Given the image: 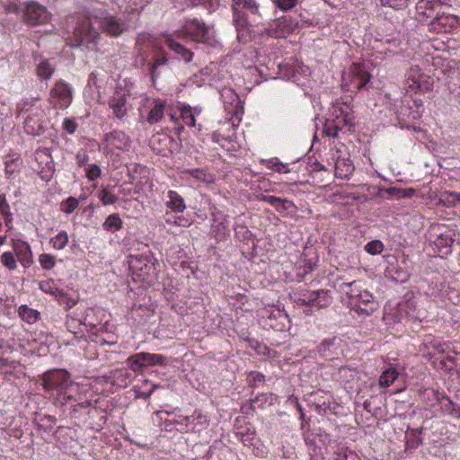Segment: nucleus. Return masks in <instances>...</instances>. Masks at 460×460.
Segmentation results:
<instances>
[{
  "label": "nucleus",
  "instance_id": "1",
  "mask_svg": "<svg viewBox=\"0 0 460 460\" xmlns=\"http://www.w3.org/2000/svg\"><path fill=\"white\" fill-rule=\"evenodd\" d=\"M109 3H96L91 4L85 15L82 17H71L70 23H75L73 28V36L66 39V44L72 48L87 47L97 44L100 34L93 27L97 22L102 32L111 37L121 36L128 30V23L125 13L117 15L109 11Z\"/></svg>",
  "mask_w": 460,
  "mask_h": 460
},
{
  "label": "nucleus",
  "instance_id": "2",
  "mask_svg": "<svg viewBox=\"0 0 460 460\" xmlns=\"http://www.w3.org/2000/svg\"><path fill=\"white\" fill-rule=\"evenodd\" d=\"M184 39L217 47L218 41L212 25L206 24L197 18L185 20L181 29L173 35H167L164 42L169 49L176 54L177 58L188 63L193 59V52L181 43Z\"/></svg>",
  "mask_w": 460,
  "mask_h": 460
},
{
  "label": "nucleus",
  "instance_id": "3",
  "mask_svg": "<svg viewBox=\"0 0 460 460\" xmlns=\"http://www.w3.org/2000/svg\"><path fill=\"white\" fill-rule=\"evenodd\" d=\"M232 13L238 41L246 43L255 40L252 23L263 19L260 4L256 0H232Z\"/></svg>",
  "mask_w": 460,
  "mask_h": 460
},
{
  "label": "nucleus",
  "instance_id": "4",
  "mask_svg": "<svg viewBox=\"0 0 460 460\" xmlns=\"http://www.w3.org/2000/svg\"><path fill=\"white\" fill-rule=\"evenodd\" d=\"M43 389L61 405L77 402L79 386L71 380L70 373L63 369L45 372L42 376Z\"/></svg>",
  "mask_w": 460,
  "mask_h": 460
},
{
  "label": "nucleus",
  "instance_id": "5",
  "mask_svg": "<svg viewBox=\"0 0 460 460\" xmlns=\"http://www.w3.org/2000/svg\"><path fill=\"white\" fill-rule=\"evenodd\" d=\"M172 414L173 412L164 410L156 412L158 419L164 422L166 429H171V426L175 425L180 431L200 432L209 423V419L199 411H195L190 416L175 415L172 420L165 418Z\"/></svg>",
  "mask_w": 460,
  "mask_h": 460
},
{
  "label": "nucleus",
  "instance_id": "6",
  "mask_svg": "<svg viewBox=\"0 0 460 460\" xmlns=\"http://www.w3.org/2000/svg\"><path fill=\"white\" fill-rule=\"evenodd\" d=\"M341 289L353 301L359 304L354 307L358 314L370 315L378 308V304L375 300L372 293L367 289H363L358 281L343 283Z\"/></svg>",
  "mask_w": 460,
  "mask_h": 460
},
{
  "label": "nucleus",
  "instance_id": "7",
  "mask_svg": "<svg viewBox=\"0 0 460 460\" xmlns=\"http://www.w3.org/2000/svg\"><path fill=\"white\" fill-rule=\"evenodd\" d=\"M298 28L296 19L284 15L279 19L270 20L267 26L259 32L255 31L254 41L261 42L264 38L286 39Z\"/></svg>",
  "mask_w": 460,
  "mask_h": 460
},
{
  "label": "nucleus",
  "instance_id": "8",
  "mask_svg": "<svg viewBox=\"0 0 460 460\" xmlns=\"http://www.w3.org/2000/svg\"><path fill=\"white\" fill-rule=\"evenodd\" d=\"M165 113L168 114L170 120H177L176 114L169 111V105L165 100L146 98L140 108V117L150 125L160 123Z\"/></svg>",
  "mask_w": 460,
  "mask_h": 460
},
{
  "label": "nucleus",
  "instance_id": "9",
  "mask_svg": "<svg viewBox=\"0 0 460 460\" xmlns=\"http://www.w3.org/2000/svg\"><path fill=\"white\" fill-rule=\"evenodd\" d=\"M277 68H279V75L283 79L292 81L302 87L305 86L310 75L309 68L294 58L277 63Z\"/></svg>",
  "mask_w": 460,
  "mask_h": 460
},
{
  "label": "nucleus",
  "instance_id": "10",
  "mask_svg": "<svg viewBox=\"0 0 460 460\" xmlns=\"http://www.w3.org/2000/svg\"><path fill=\"white\" fill-rule=\"evenodd\" d=\"M259 323L264 329L283 332L288 325L289 320L284 310L279 307H270L261 312Z\"/></svg>",
  "mask_w": 460,
  "mask_h": 460
},
{
  "label": "nucleus",
  "instance_id": "11",
  "mask_svg": "<svg viewBox=\"0 0 460 460\" xmlns=\"http://www.w3.org/2000/svg\"><path fill=\"white\" fill-rule=\"evenodd\" d=\"M371 77L369 66L366 63H353L347 75L343 76V81L349 88L358 91L366 88Z\"/></svg>",
  "mask_w": 460,
  "mask_h": 460
},
{
  "label": "nucleus",
  "instance_id": "12",
  "mask_svg": "<svg viewBox=\"0 0 460 460\" xmlns=\"http://www.w3.org/2000/svg\"><path fill=\"white\" fill-rule=\"evenodd\" d=\"M433 78L421 72L417 66L408 70L405 79V89L410 93H425L432 89Z\"/></svg>",
  "mask_w": 460,
  "mask_h": 460
},
{
  "label": "nucleus",
  "instance_id": "13",
  "mask_svg": "<svg viewBox=\"0 0 460 460\" xmlns=\"http://www.w3.org/2000/svg\"><path fill=\"white\" fill-rule=\"evenodd\" d=\"M343 341L339 337L324 338L315 349L317 356L326 359L333 360L343 353Z\"/></svg>",
  "mask_w": 460,
  "mask_h": 460
},
{
  "label": "nucleus",
  "instance_id": "14",
  "mask_svg": "<svg viewBox=\"0 0 460 460\" xmlns=\"http://www.w3.org/2000/svg\"><path fill=\"white\" fill-rule=\"evenodd\" d=\"M432 230L437 231V237L433 241L437 253L440 257L448 256L451 253L452 244L456 242V233L448 227L440 226Z\"/></svg>",
  "mask_w": 460,
  "mask_h": 460
},
{
  "label": "nucleus",
  "instance_id": "15",
  "mask_svg": "<svg viewBox=\"0 0 460 460\" xmlns=\"http://www.w3.org/2000/svg\"><path fill=\"white\" fill-rule=\"evenodd\" d=\"M73 101V88L64 81H58L50 92V103L56 109H66Z\"/></svg>",
  "mask_w": 460,
  "mask_h": 460
},
{
  "label": "nucleus",
  "instance_id": "16",
  "mask_svg": "<svg viewBox=\"0 0 460 460\" xmlns=\"http://www.w3.org/2000/svg\"><path fill=\"white\" fill-rule=\"evenodd\" d=\"M354 126L353 115L328 118L323 125V133L328 137H338L340 131H350Z\"/></svg>",
  "mask_w": 460,
  "mask_h": 460
},
{
  "label": "nucleus",
  "instance_id": "17",
  "mask_svg": "<svg viewBox=\"0 0 460 460\" xmlns=\"http://www.w3.org/2000/svg\"><path fill=\"white\" fill-rule=\"evenodd\" d=\"M127 101L128 96L122 88H116L108 99L107 104L112 112V116L119 121L124 120L128 114Z\"/></svg>",
  "mask_w": 460,
  "mask_h": 460
},
{
  "label": "nucleus",
  "instance_id": "18",
  "mask_svg": "<svg viewBox=\"0 0 460 460\" xmlns=\"http://www.w3.org/2000/svg\"><path fill=\"white\" fill-rule=\"evenodd\" d=\"M385 274L396 283L402 284L407 282L410 278L407 260L405 258L398 260L394 257L393 261H389Z\"/></svg>",
  "mask_w": 460,
  "mask_h": 460
},
{
  "label": "nucleus",
  "instance_id": "19",
  "mask_svg": "<svg viewBox=\"0 0 460 460\" xmlns=\"http://www.w3.org/2000/svg\"><path fill=\"white\" fill-rule=\"evenodd\" d=\"M230 222L228 216L217 211L212 214L211 234L217 241H224L230 236Z\"/></svg>",
  "mask_w": 460,
  "mask_h": 460
},
{
  "label": "nucleus",
  "instance_id": "20",
  "mask_svg": "<svg viewBox=\"0 0 460 460\" xmlns=\"http://www.w3.org/2000/svg\"><path fill=\"white\" fill-rule=\"evenodd\" d=\"M131 140L129 137L121 130H112L102 137V144L105 148L118 149L126 152L130 147Z\"/></svg>",
  "mask_w": 460,
  "mask_h": 460
},
{
  "label": "nucleus",
  "instance_id": "21",
  "mask_svg": "<svg viewBox=\"0 0 460 460\" xmlns=\"http://www.w3.org/2000/svg\"><path fill=\"white\" fill-rule=\"evenodd\" d=\"M460 23V19L452 14H437L429 26V31L435 33H447L453 31Z\"/></svg>",
  "mask_w": 460,
  "mask_h": 460
},
{
  "label": "nucleus",
  "instance_id": "22",
  "mask_svg": "<svg viewBox=\"0 0 460 460\" xmlns=\"http://www.w3.org/2000/svg\"><path fill=\"white\" fill-rule=\"evenodd\" d=\"M225 110L233 117L239 118L243 112V106L237 93L231 88L220 92Z\"/></svg>",
  "mask_w": 460,
  "mask_h": 460
},
{
  "label": "nucleus",
  "instance_id": "23",
  "mask_svg": "<svg viewBox=\"0 0 460 460\" xmlns=\"http://www.w3.org/2000/svg\"><path fill=\"white\" fill-rule=\"evenodd\" d=\"M235 438L242 442L243 445L252 448L253 454L259 456L260 449L256 447L259 439L256 438L255 429L251 425L235 427Z\"/></svg>",
  "mask_w": 460,
  "mask_h": 460
},
{
  "label": "nucleus",
  "instance_id": "24",
  "mask_svg": "<svg viewBox=\"0 0 460 460\" xmlns=\"http://www.w3.org/2000/svg\"><path fill=\"white\" fill-rule=\"evenodd\" d=\"M302 301L309 306L323 308L332 304V296L330 291L326 289L311 290L303 295Z\"/></svg>",
  "mask_w": 460,
  "mask_h": 460
},
{
  "label": "nucleus",
  "instance_id": "25",
  "mask_svg": "<svg viewBox=\"0 0 460 460\" xmlns=\"http://www.w3.org/2000/svg\"><path fill=\"white\" fill-rule=\"evenodd\" d=\"M23 17L31 24H40L48 21L49 13L43 5L30 3L25 6Z\"/></svg>",
  "mask_w": 460,
  "mask_h": 460
},
{
  "label": "nucleus",
  "instance_id": "26",
  "mask_svg": "<svg viewBox=\"0 0 460 460\" xmlns=\"http://www.w3.org/2000/svg\"><path fill=\"white\" fill-rule=\"evenodd\" d=\"M310 405L315 407V411L321 414H326L329 411H331L332 404L333 403V399L332 398L329 393H324L323 391H317L313 393L309 398Z\"/></svg>",
  "mask_w": 460,
  "mask_h": 460
},
{
  "label": "nucleus",
  "instance_id": "27",
  "mask_svg": "<svg viewBox=\"0 0 460 460\" xmlns=\"http://www.w3.org/2000/svg\"><path fill=\"white\" fill-rule=\"evenodd\" d=\"M402 373H403V369L398 367L397 366L388 365L382 370L379 379L378 385L381 388H389L392 386L396 380L399 379Z\"/></svg>",
  "mask_w": 460,
  "mask_h": 460
},
{
  "label": "nucleus",
  "instance_id": "28",
  "mask_svg": "<svg viewBox=\"0 0 460 460\" xmlns=\"http://www.w3.org/2000/svg\"><path fill=\"white\" fill-rule=\"evenodd\" d=\"M129 267L134 272H139L140 276L147 275L154 270L152 258L146 255L132 256Z\"/></svg>",
  "mask_w": 460,
  "mask_h": 460
},
{
  "label": "nucleus",
  "instance_id": "29",
  "mask_svg": "<svg viewBox=\"0 0 460 460\" xmlns=\"http://www.w3.org/2000/svg\"><path fill=\"white\" fill-rule=\"evenodd\" d=\"M164 203L166 208L174 213H182L186 208L183 198L174 190L166 191Z\"/></svg>",
  "mask_w": 460,
  "mask_h": 460
},
{
  "label": "nucleus",
  "instance_id": "30",
  "mask_svg": "<svg viewBox=\"0 0 460 460\" xmlns=\"http://www.w3.org/2000/svg\"><path fill=\"white\" fill-rule=\"evenodd\" d=\"M13 250L16 253L19 261L23 266H28L31 262V252L29 244L21 240L14 241L13 243Z\"/></svg>",
  "mask_w": 460,
  "mask_h": 460
},
{
  "label": "nucleus",
  "instance_id": "31",
  "mask_svg": "<svg viewBox=\"0 0 460 460\" xmlns=\"http://www.w3.org/2000/svg\"><path fill=\"white\" fill-rule=\"evenodd\" d=\"M355 171L354 164L351 160L345 158H338L335 164V175L337 178L348 180Z\"/></svg>",
  "mask_w": 460,
  "mask_h": 460
},
{
  "label": "nucleus",
  "instance_id": "32",
  "mask_svg": "<svg viewBox=\"0 0 460 460\" xmlns=\"http://www.w3.org/2000/svg\"><path fill=\"white\" fill-rule=\"evenodd\" d=\"M39 100L37 98H29L22 100L17 104L20 114H31V116L39 117L42 114L41 109L37 105Z\"/></svg>",
  "mask_w": 460,
  "mask_h": 460
},
{
  "label": "nucleus",
  "instance_id": "33",
  "mask_svg": "<svg viewBox=\"0 0 460 460\" xmlns=\"http://www.w3.org/2000/svg\"><path fill=\"white\" fill-rule=\"evenodd\" d=\"M168 58L165 53L156 54L153 57V61L148 64V70L153 83L160 77V68L166 66Z\"/></svg>",
  "mask_w": 460,
  "mask_h": 460
},
{
  "label": "nucleus",
  "instance_id": "34",
  "mask_svg": "<svg viewBox=\"0 0 460 460\" xmlns=\"http://www.w3.org/2000/svg\"><path fill=\"white\" fill-rule=\"evenodd\" d=\"M400 43V40L396 38H388L380 46L376 47V52L379 55L392 57L399 52Z\"/></svg>",
  "mask_w": 460,
  "mask_h": 460
},
{
  "label": "nucleus",
  "instance_id": "35",
  "mask_svg": "<svg viewBox=\"0 0 460 460\" xmlns=\"http://www.w3.org/2000/svg\"><path fill=\"white\" fill-rule=\"evenodd\" d=\"M183 173L189 177H191L196 181L205 184L214 183L216 180L213 173L202 168L185 170L183 171Z\"/></svg>",
  "mask_w": 460,
  "mask_h": 460
},
{
  "label": "nucleus",
  "instance_id": "36",
  "mask_svg": "<svg viewBox=\"0 0 460 460\" xmlns=\"http://www.w3.org/2000/svg\"><path fill=\"white\" fill-rule=\"evenodd\" d=\"M437 403L440 404V408L445 414L460 419V406L455 403L444 393Z\"/></svg>",
  "mask_w": 460,
  "mask_h": 460
},
{
  "label": "nucleus",
  "instance_id": "37",
  "mask_svg": "<svg viewBox=\"0 0 460 460\" xmlns=\"http://www.w3.org/2000/svg\"><path fill=\"white\" fill-rule=\"evenodd\" d=\"M200 113L198 108L193 109L188 104H182L180 108V117L182 122L189 127L196 126V115Z\"/></svg>",
  "mask_w": 460,
  "mask_h": 460
},
{
  "label": "nucleus",
  "instance_id": "38",
  "mask_svg": "<svg viewBox=\"0 0 460 460\" xmlns=\"http://www.w3.org/2000/svg\"><path fill=\"white\" fill-rule=\"evenodd\" d=\"M186 4L188 7L196 8L201 7L207 11V13H212L219 6L218 0H187Z\"/></svg>",
  "mask_w": 460,
  "mask_h": 460
},
{
  "label": "nucleus",
  "instance_id": "39",
  "mask_svg": "<svg viewBox=\"0 0 460 460\" xmlns=\"http://www.w3.org/2000/svg\"><path fill=\"white\" fill-rule=\"evenodd\" d=\"M39 288L40 291L50 294L55 297H60V299L65 298V293L62 289H58L54 279H47L39 282Z\"/></svg>",
  "mask_w": 460,
  "mask_h": 460
},
{
  "label": "nucleus",
  "instance_id": "40",
  "mask_svg": "<svg viewBox=\"0 0 460 460\" xmlns=\"http://www.w3.org/2000/svg\"><path fill=\"white\" fill-rule=\"evenodd\" d=\"M345 114L353 115L351 106L346 102L336 101L330 109L329 118L343 117Z\"/></svg>",
  "mask_w": 460,
  "mask_h": 460
},
{
  "label": "nucleus",
  "instance_id": "41",
  "mask_svg": "<svg viewBox=\"0 0 460 460\" xmlns=\"http://www.w3.org/2000/svg\"><path fill=\"white\" fill-rule=\"evenodd\" d=\"M126 363L132 372H142L146 368L144 352L132 354L127 358Z\"/></svg>",
  "mask_w": 460,
  "mask_h": 460
},
{
  "label": "nucleus",
  "instance_id": "42",
  "mask_svg": "<svg viewBox=\"0 0 460 460\" xmlns=\"http://www.w3.org/2000/svg\"><path fill=\"white\" fill-rule=\"evenodd\" d=\"M35 117L31 114L24 117V129L29 135L39 136L41 133V124Z\"/></svg>",
  "mask_w": 460,
  "mask_h": 460
},
{
  "label": "nucleus",
  "instance_id": "43",
  "mask_svg": "<svg viewBox=\"0 0 460 460\" xmlns=\"http://www.w3.org/2000/svg\"><path fill=\"white\" fill-rule=\"evenodd\" d=\"M123 226V221L119 217V214L113 213L110 215L104 223L102 224V228L108 232L115 233L120 230Z\"/></svg>",
  "mask_w": 460,
  "mask_h": 460
},
{
  "label": "nucleus",
  "instance_id": "44",
  "mask_svg": "<svg viewBox=\"0 0 460 460\" xmlns=\"http://www.w3.org/2000/svg\"><path fill=\"white\" fill-rule=\"evenodd\" d=\"M54 71V66L48 59H42L37 66V75L41 80H48L51 78Z\"/></svg>",
  "mask_w": 460,
  "mask_h": 460
},
{
  "label": "nucleus",
  "instance_id": "45",
  "mask_svg": "<svg viewBox=\"0 0 460 460\" xmlns=\"http://www.w3.org/2000/svg\"><path fill=\"white\" fill-rule=\"evenodd\" d=\"M19 315L21 319L27 323H34L40 317V313L36 309L31 308L27 305L19 307Z\"/></svg>",
  "mask_w": 460,
  "mask_h": 460
},
{
  "label": "nucleus",
  "instance_id": "46",
  "mask_svg": "<svg viewBox=\"0 0 460 460\" xmlns=\"http://www.w3.org/2000/svg\"><path fill=\"white\" fill-rule=\"evenodd\" d=\"M435 364H437V367L442 370L451 371L457 367V358L452 356V354H447V357L437 358Z\"/></svg>",
  "mask_w": 460,
  "mask_h": 460
},
{
  "label": "nucleus",
  "instance_id": "47",
  "mask_svg": "<svg viewBox=\"0 0 460 460\" xmlns=\"http://www.w3.org/2000/svg\"><path fill=\"white\" fill-rule=\"evenodd\" d=\"M154 38L147 32H143L136 39V48L139 50V55H143L145 48L154 47Z\"/></svg>",
  "mask_w": 460,
  "mask_h": 460
},
{
  "label": "nucleus",
  "instance_id": "48",
  "mask_svg": "<svg viewBox=\"0 0 460 460\" xmlns=\"http://www.w3.org/2000/svg\"><path fill=\"white\" fill-rule=\"evenodd\" d=\"M146 367L154 366H164L167 363V358L163 354H150L144 352Z\"/></svg>",
  "mask_w": 460,
  "mask_h": 460
},
{
  "label": "nucleus",
  "instance_id": "49",
  "mask_svg": "<svg viewBox=\"0 0 460 460\" xmlns=\"http://www.w3.org/2000/svg\"><path fill=\"white\" fill-rule=\"evenodd\" d=\"M442 394L443 393L432 388H425L420 392L421 399L429 403V405H434L435 402H438Z\"/></svg>",
  "mask_w": 460,
  "mask_h": 460
},
{
  "label": "nucleus",
  "instance_id": "50",
  "mask_svg": "<svg viewBox=\"0 0 460 460\" xmlns=\"http://www.w3.org/2000/svg\"><path fill=\"white\" fill-rule=\"evenodd\" d=\"M440 201L447 207H455L460 204V192L444 191L440 195Z\"/></svg>",
  "mask_w": 460,
  "mask_h": 460
},
{
  "label": "nucleus",
  "instance_id": "51",
  "mask_svg": "<svg viewBox=\"0 0 460 460\" xmlns=\"http://www.w3.org/2000/svg\"><path fill=\"white\" fill-rule=\"evenodd\" d=\"M69 242V236L64 230L59 231L54 237H51L50 243L56 250H63Z\"/></svg>",
  "mask_w": 460,
  "mask_h": 460
},
{
  "label": "nucleus",
  "instance_id": "52",
  "mask_svg": "<svg viewBox=\"0 0 460 460\" xmlns=\"http://www.w3.org/2000/svg\"><path fill=\"white\" fill-rule=\"evenodd\" d=\"M97 197L101 203H102V206H111L117 202V197L105 189V187H102L98 190Z\"/></svg>",
  "mask_w": 460,
  "mask_h": 460
},
{
  "label": "nucleus",
  "instance_id": "53",
  "mask_svg": "<svg viewBox=\"0 0 460 460\" xmlns=\"http://www.w3.org/2000/svg\"><path fill=\"white\" fill-rule=\"evenodd\" d=\"M126 4L124 13H130L134 11H141L151 0H123Z\"/></svg>",
  "mask_w": 460,
  "mask_h": 460
},
{
  "label": "nucleus",
  "instance_id": "54",
  "mask_svg": "<svg viewBox=\"0 0 460 460\" xmlns=\"http://www.w3.org/2000/svg\"><path fill=\"white\" fill-rule=\"evenodd\" d=\"M335 460H360L356 452L348 447H341L335 453Z\"/></svg>",
  "mask_w": 460,
  "mask_h": 460
},
{
  "label": "nucleus",
  "instance_id": "55",
  "mask_svg": "<svg viewBox=\"0 0 460 460\" xmlns=\"http://www.w3.org/2000/svg\"><path fill=\"white\" fill-rule=\"evenodd\" d=\"M39 262L43 270H51L55 268L57 260L55 255L42 253L39 256Z\"/></svg>",
  "mask_w": 460,
  "mask_h": 460
},
{
  "label": "nucleus",
  "instance_id": "56",
  "mask_svg": "<svg viewBox=\"0 0 460 460\" xmlns=\"http://www.w3.org/2000/svg\"><path fill=\"white\" fill-rule=\"evenodd\" d=\"M268 169H270L275 172L287 173L289 172L290 170L288 166V164H283L280 160H279L277 157L270 158L267 161L266 164Z\"/></svg>",
  "mask_w": 460,
  "mask_h": 460
},
{
  "label": "nucleus",
  "instance_id": "57",
  "mask_svg": "<svg viewBox=\"0 0 460 460\" xmlns=\"http://www.w3.org/2000/svg\"><path fill=\"white\" fill-rule=\"evenodd\" d=\"M398 315H394L390 312L385 313V319L386 321L393 320L394 323L400 322L405 316H410V314L406 312V304H398L397 307Z\"/></svg>",
  "mask_w": 460,
  "mask_h": 460
},
{
  "label": "nucleus",
  "instance_id": "58",
  "mask_svg": "<svg viewBox=\"0 0 460 460\" xmlns=\"http://www.w3.org/2000/svg\"><path fill=\"white\" fill-rule=\"evenodd\" d=\"M384 249L383 243L379 239H375L365 244L364 250L371 255H378Z\"/></svg>",
  "mask_w": 460,
  "mask_h": 460
},
{
  "label": "nucleus",
  "instance_id": "59",
  "mask_svg": "<svg viewBox=\"0 0 460 460\" xmlns=\"http://www.w3.org/2000/svg\"><path fill=\"white\" fill-rule=\"evenodd\" d=\"M1 262L9 270H15L17 269V261L15 256L12 252H4L1 256Z\"/></svg>",
  "mask_w": 460,
  "mask_h": 460
},
{
  "label": "nucleus",
  "instance_id": "60",
  "mask_svg": "<svg viewBox=\"0 0 460 460\" xmlns=\"http://www.w3.org/2000/svg\"><path fill=\"white\" fill-rule=\"evenodd\" d=\"M78 207V199L74 197H69L61 204V210L66 214H72Z\"/></svg>",
  "mask_w": 460,
  "mask_h": 460
},
{
  "label": "nucleus",
  "instance_id": "61",
  "mask_svg": "<svg viewBox=\"0 0 460 460\" xmlns=\"http://www.w3.org/2000/svg\"><path fill=\"white\" fill-rule=\"evenodd\" d=\"M0 212L4 217L5 224H9L12 220V214L10 212V206L7 203L5 196L0 197Z\"/></svg>",
  "mask_w": 460,
  "mask_h": 460
},
{
  "label": "nucleus",
  "instance_id": "62",
  "mask_svg": "<svg viewBox=\"0 0 460 460\" xmlns=\"http://www.w3.org/2000/svg\"><path fill=\"white\" fill-rule=\"evenodd\" d=\"M271 2L277 8L288 12L297 4L298 0H271Z\"/></svg>",
  "mask_w": 460,
  "mask_h": 460
},
{
  "label": "nucleus",
  "instance_id": "63",
  "mask_svg": "<svg viewBox=\"0 0 460 460\" xmlns=\"http://www.w3.org/2000/svg\"><path fill=\"white\" fill-rule=\"evenodd\" d=\"M430 346L434 350H436L440 355L448 354L450 351V346L447 343L442 342L439 340L431 341Z\"/></svg>",
  "mask_w": 460,
  "mask_h": 460
},
{
  "label": "nucleus",
  "instance_id": "64",
  "mask_svg": "<svg viewBox=\"0 0 460 460\" xmlns=\"http://www.w3.org/2000/svg\"><path fill=\"white\" fill-rule=\"evenodd\" d=\"M101 169L97 164H91L86 170V177L90 181L97 180L101 176Z\"/></svg>",
  "mask_w": 460,
  "mask_h": 460
}]
</instances>
